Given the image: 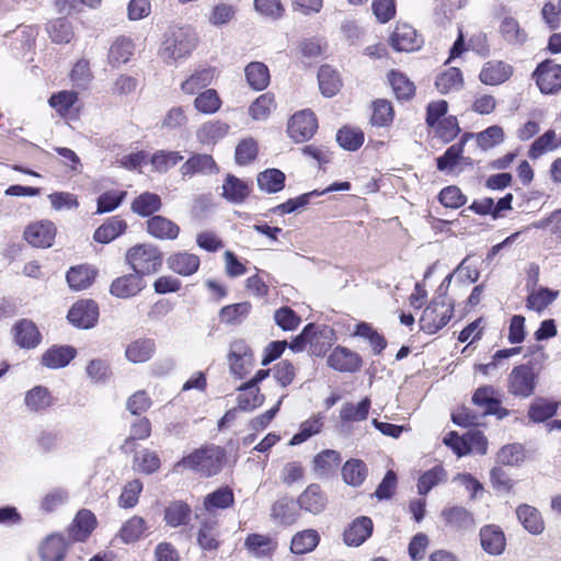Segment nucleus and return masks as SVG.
<instances>
[{
    "label": "nucleus",
    "mask_w": 561,
    "mask_h": 561,
    "mask_svg": "<svg viewBox=\"0 0 561 561\" xmlns=\"http://www.w3.org/2000/svg\"><path fill=\"white\" fill-rule=\"evenodd\" d=\"M197 41L196 33L190 26H171L162 36L158 54L167 65H175L191 56Z\"/></svg>",
    "instance_id": "f257e3e1"
},
{
    "label": "nucleus",
    "mask_w": 561,
    "mask_h": 561,
    "mask_svg": "<svg viewBox=\"0 0 561 561\" xmlns=\"http://www.w3.org/2000/svg\"><path fill=\"white\" fill-rule=\"evenodd\" d=\"M225 458L226 451L224 448L210 445L183 457L175 463L174 469L176 470L180 467H184L195 470L203 476L211 477L222 469Z\"/></svg>",
    "instance_id": "f03ea898"
},
{
    "label": "nucleus",
    "mask_w": 561,
    "mask_h": 561,
    "mask_svg": "<svg viewBox=\"0 0 561 561\" xmlns=\"http://www.w3.org/2000/svg\"><path fill=\"white\" fill-rule=\"evenodd\" d=\"M453 313V302L445 295H440L424 309L420 318V328L425 333L434 334L449 322Z\"/></svg>",
    "instance_id": "7ed1b4c3"
},
{
    "label": "nucleus",
    "mask_w": 561,
    "mask_h": 561,
    "mask_svg": "<svg viewBox=\"0 0 561 561\" xmlns=\"http://www.w3.org/2000/svg\"><path fill=\"white\" fill-rule=\"evenodd\" d=\"M126 262L140 277L157 273L162 265V254L151 244H137L126 253Z\"/></svg>",
    "instance_id": "20e7f679"
},
{
    "label": "nucleus",
    "mask_w": 561,
    "mask_h": 561,
    "mask_svg": "<svg viewBox=\"0 0 561 561\" xmlns=\"http://www.w3.org/2000/svg\"><path fill=\"white\" fill-rule=\"evenodd\" d=\"M538 369L535 365L523 364L512 369L507 379V391L517 398H529L538 382Z\"/></svg>",
    "instance_id": "39448f33"
},
{
    "label": "nucleus",
    "mask_w": 561,
    "mask_h": 561,
    "mask_svg": "<svg viewBox=\"0 0 561 561\" xmlns=\"http://www.w3.org/2000/svg\"><path fill=\"white\" fill-rule=\"evenodd\" d=\"M332 334L333 331L331 329L327 327L320 329L310 323L291 341L289 347L294 352H301L306 348L307 344H309L311 353L320 356L324 353V344L327 346L331 344Z\"/></svg>",
    "instance_id": "423d86ee"
},
{
    "label": "nucleus",
    "mask_w": 561,
    "mask_h": 561,
    "mask_svg": "<svg viewBox=\"0 0 561 561\" xmlns=\"http://www.w3.org/2000/svg\"><path fill=\"white\" fill-rule=\"evenodd\" d=\"M318 128L316 115L310 110H302L295 113L288 123V135L297 142L308 140Z\"/></svg>",
    "instance_id": "0eeeda50"
},
{
    "label": "nucleus",
    "mask_w": 561,
    "mask_h": 561,
    "mask_svg": "<svg viewBox=\"0 0 561 561\" xmlns=\"http://www.w3.org/2000/svg\"><path fill=\"white\" fill-rule=\"evenodd\" d=\"M540 91L551 94L561 89V65L551 61L541 62L534 72Z\"/></svg>",
    "instance_id": "6e6552de"
},
{
    "label": "nucleus",
    "mask_w": 561,
    "mask_h": 561,
    "mask_svg": "<svg viewBox=\"0 0 561 561\" xmlns=\"http://www.w3.org/2000/svg\"><path fill=\"white\" fill-rule=\"evenodd\" d=\"M328 365L341 373H356L363 366L362 357L347 347L336 346L329 355Z\"/></svg>",
    "instance_id": "1a4fd4ad"
},
{
    "label": "nucleus",
    "mask_w": 561,
    "mask_h": 561,
    "mask_svg": "<svg viewBox=\"0 0 561 561\" xmlns=\"http://www.w3.org/2000/svg\"><path fill=\"white\" fill-rule=\"evenodd\" d=\"M67 318L78 328L90 329L98 322V305L93 300H80L71 307Z\"/></svg>",
    "instance_id": "9d476101"
},
{
    "label": "nucleus",
    "mask_w": 561,
    "mask_h": 561,
    "mask_svg": "<svg viewBox=\"0 0 561 561\" xmlns=\"http://www.w3.org/2000/svg\"><path fill=\"white\" fill-rule=\"evenodd\" d=\"M56 237V226L49 220L30 225L24 231L25 240L37 248H49Z\"/></svg>",
    "instance_id": "9b49d317"
},
{
    "label": "nucleus",
    "mask_w": 561,
    "mask_h": 561,
    "mask_svg": "<svg viewBox=\"0 0 561 561\" xmlns=\"http://www.w3.org/2000/svg\"><path fill=\"white\" fill-rule=\"evenodd\" d=\"M513 75V67L501 60H491L483 65L479 78L482 83L496 85L505 82Z\"/></svg>",
    "instance_id": "f8f14e48"
},
{
    "label": "nucleus",
    "mask_w": 561,
    "mask_h": 561,
    "mask_svg": "<svg viewBox=\"0 0 561 561\" xmlns=\"http://www.w3.org/2000/svg\"><path fill=\"white\" fill-rule=\"evenodd\" d=\"M350 188L351 184L348 182L334 183L324 188L323 191L314 190L312 192L302 194L296 198H290L287 202L280 204L278 206V209L282 214H290L306 207L310 203V198L312 196H320L328 192L334 191H348Z\"/></svg>",
    "instance_id": "ddd939ff"
},
{
    "label": "nucleus",
    "mask_w": 561,
    "mask_h": 561,
    "mask_svg": "<svg viewBox=\"0 0 561 561\" xmlns=\"http://www.w3.org/2000/svg\"><path fill=\"white\" fill-rule=\"evenodd\" d=\"M442 518L447 526L457 531L470 530L476 526L472 513L462 506L445 507L442 511Z\"/></svg>",
    "instance_id": "4468645a"
},
{
    "label": "nucleus",
    "mask_w": 561,
    "mask_h": 561,
    "mask_svg": "<svg viewBox=\"0 0 561 561\" xmlns=\"http://www.w3.org/2000/svg\"><path fill=\"white\" fill-rule=\"evenodd\" d=\"M145 288L142 277L138 274H128L114 279L111 284L110 291L117 298H129L136 296Z\"/></svg>",
    "instance_id": "2eb2a0df"
},
{
    "label": "nucleus",
    "mask_w": 561,
    "mask_h": 561,
    "mask_svg": "<svg viewBox=\"0 0 561 561\" xmlns=\"http://www.w3.org/2000/svg\"><path fill=\"white\" fill-rule=\"evenodd\" d=\"M14 341L23 348H34L42 340V335L34 322L27 319L20 320L13 327Z\"/></svg>",
    "instance_id": "dca6fc26"
},
{
    "label": "nucleus",
    "mask_w": 561,
    "mask_h": 561,
    "mask_svg": "<svg viewBox=\"0 0 561 561\" xmlns=\"http://www.w3.org/2000/svg\"><path fill=\"white\" fill-rule=\"evenodd\" d=\"M390 41L398 51H412L421 46L416 31L409 24L397 25Z\"/></svg>",
    "instance_id": "f3484780"
},
{
    "label": "nucleus",
    "mask_w": 561,
    "mask_h": 561,
    "mask_svg": "<svg viewBox=\"0 0 561 561\" xmlns=\"http://www.w3.org/2000/svg\"><path fill=\"white\" fill-rule=\"evenodd\" d=\"M373 533V520L369 517H357L344 531V541L347 546L358 547L364 543Z\"/></svg>",
    "instance_id": "a211bd4d"
},
{
    "label": "nucleus",
    "mask_w": 561,
    "mask_h": 561,
    "mask_svg": "<svg viewBox=\"0 0 561 561\" xmlns=\"http://www.w3.org/2000/svg\"><path fill=\"white\" fill-rule=\"evenodd\" d=\"M95 525L96 519L93 513L88 510H81L77 513L69 527V536L75 541H83L93 531Z\"/></svg>",
    "instance_id": "6ab92c4d"
},
{
    "label": "nucleus",
    "mask_w": 561,
    "mask_h": 561,
    "mask_svg": "<svg viewBox=\"0 0 561 561\" xmlns=\"http://www.w3.org/2000/svg\"><path fill=\"white\" fill-rule=\"evenodd\" d=\"M168 267L182 276H190L197 272L199 257L193 253L178 252L167 260Z\"/></svg>",
    "instance_id": "aec40b11"
},
{
    "label": "nucleus",
    "mask_w": 561,
    "mask_h": 561,
    "mask_svg": "<svg viewBox=\"0 0 561 561\" xmlns=\"http://www.w3.org/2000/svg\"><path fill=\"white\" fill-rule=\"evenodd\" d=\"M219 525L214 518H206L201 523L197 531V545L203 550H217L220 546Z\"/></svg>",
    "instance_id": "412c9836"
},
{
    "label": "nucleus",
    "mask_w": 561,
    "mask_h": 561,
    "mask_svg": "<svg viewBox=\"0 0 561 561\" xmlns=\"http://www.w3.org/2000/svg\"><path fill=\"white\" fill-rule=\"evenodd\" d=\"M300 508L312 514H319L327 505V497L320 485L310 484L298 497Z\"/></svg>",
    "instance_id": "4be33fe9"
},
{
    "label": "nucleus",
    "mask_w": 561,
    "mask_h": 561,
    "mask_svg": "<svg viewBox=\"0 0 561 561\" xmlns=\"http://www.w3.org/2000/svg\"><path fill=\"white\" fill-rule=\"evenodd\" d=\"M68 548V542L61 535L48 536L39 547V556L43 561H62Z\"/></svg>",
    "instance_id": "5701e85b"
},
{
    "label": "nucleus",
    "mask_w": 561,
    "mask_h": 561,
    "mask_svg": "<svg viewBox=\"0 0 561 561\" xmlns=\"http://www.w3.org/2000/svg\"><path fill=\"white\" fill-rule=\"evenodd\" d=\"M191 516L192 508L183 501H173L164 507L163 519L172 528L187 525Z\"/></svg>",
    "instance_id": "b1692460"
},
{
    "label": "nucleus",
    "mask_w": 561,
    "mask_h": 561,
    "mask_svg": "<svg viewBox=\"0 0 561 561\" xmlns=\"http://www.w3.org/2000/svg\"><path fill=\"white\" fill-rule=\"evenodd\" d=\"M76 348L71 346H53L42 356V364L51 369L67 366L76 356Z\"/></svg>",
    "instance_id": "393cba45"
},
{
    "label": "nucleus",
    "mask_w": 561,
    "mask_h": 561,
    "mask_svg": "<svg viewBox=\"0 0 561 561\" xmlns=\"http://www.w3.org/2000/svg\"><path fill=\"white\" fill-rule=\"evenodd\" d=\"M148 232L161 240L176 239L180 228L176 224L162 216H153L147 221Z\"/></svg>",
    "instance_id": "a878e982"
},
{
    "label": "nucleus",
    "mask_w": 561,
    "mask_h": 561,
    "mask_svg": "<svg viewBox=\"0 0 561 561\" xmlns=\"http://www.w3.org/2000/svg\"><path fill=\"white\" fill-rule=\"evenodd\" d=\"M135 51L134 42L125 36L117 37L110 47L108 62L113 67L126 64Z\"/></svg>",
    "instance_id": "bb28decb"
},
{
    "label": "nucleus",
    "mask_w": 561,
    "mask_h": 561,
    "mask_svg": "<svg viewBox=\"0 0 561 561\" xmlns=\"http://www.w3.org/2000/svg\"><path fill=\"white\" fill-rule=\"evenodd\" d=\"M126 229V221L118 216H114L107 219L94 231L93 238L96 242L108 243L122 236Z\"/></svg>",
    "instance_id": "cd10ccee"
},
{
    "label": "nucleus",
    "mask_w": 561,
    "mask_h": 561,
    "mask_svg": "<svg viewBox=\"0 0 561 561\" xmlns=\"http://www.w3.org/2000/svg\"><path fill=\"white\" fill-rule=\"evenodd\" d=\"M251 187L248 181L241 178H226L222 184V197L233 204L242 203L250 194Z\"/></svg>",
    "instance_id": "c85d7f7f"
},
{
    "label": "nucleus",
    "mask_w": 561,
    "mask_h": 561,
    "mask_svg": "<svg viewBox=\"0 0 561 561\" xmlns=\"http://www.w3.org/2000/svg\"><path fill=\"white\" fill-rule=\"evenodd\" d=\"M480 541L482 548L490 554H501L505 547V537L503 531L495 526H485L480 530Z\"/></svg>",
    "instance_id": "c756f323"
},
{
    "label": "nucleus",
    "mask_w": 561,
    "mask_h": 561,
    "mask_svg": "<svg viewBox=\"0 0 561 561\" xmlns=\"http://www.w3.org/2000/svg\"><path fill=\"white\" fill-rule=\"evenodd\" d=\"M313 471L318 477H328L333 473L341 463L340 453L325 449L313 458Z\"/></svg>",
    "instance_id": "7c9ffc66"
},
{
    "label": "nucleus",
    "mask_w": 561,
    "mask_h": 561,
    "mask_svg": "<svg viewBox=\"0 0 561 561\" xmlns=\"http://www.w3.org/2000/svg\"><path fill=\"white\" fill-rule=\"evenodd\" d=\"M96 271L89 265L71 267L66 275L67 282L73 290L87 289L93 283Z\"/></svg>",
    "instance_id": "2f4dec72"
},
{
    "label": "nucleus",
    "mask_w": 561,
    "mask_h": 561,
    "mask_svg": "<svg viewBox=\"0 0 561 561\" xmlns=\"http://www.w3.org/2000/svg\"><path fill=\"white\" fill-rule=\"evenodd\" d=\"M496 394L497 392L492 386H483L476 390L472 402L480 407L484 414H495L500 411L501 404Z\"/></svg>",
    "instance_id": "473e14b6"
},
{
    "label": "nucleus",
    "mask_w": 561,
    "mask_h": 561,
    "mask_svg": "<svg viewBox=\"0 0 561 561\" xmlns=\"http://www.w3.org/2000/svg\"><path fill=\"white\" fill-rule=\"evenodd\" d=\"M500 33L503 39L513 46H522L527 41V33L520 27L518 21L512 16H506L501 21Z\"/></svg>",
    "instance_id": "72a5a7b5"
},
{
    "label": "nucleus",
    "mask_w": 561,
    "mask_h": 561,
    "mask_svg": "<svg viewBox=\"0 0 561 561\" xmlns=\"http://www.w3.org/2000/svg\"><path fill=\"white\" fill-rule=\"evenodd\" d=\"M318 81L319 89L325 98H332L342 87L339 73L329 65L320 67L318 71Z\"/></svg>",
    "instance_id": "f704fd0d"
},
{
    "label": "nucleus",
    "mask_w": 561,
    "mask_h": 561,
    "mask_svg": "<svg viewBox=\"0 0 561 561\" xmlns=\"http://www.w3.org/2000/svg\"><path fill=\"white\" fill-rule=\"evenodd\" d=\"M182 175L188 174H213L217 171L216 163L211 156L195 154L188 159L181 168Z\"/></svg>",
    "instance_id": "c9c22d12"
},
{
    "label": "nucleus",
    "mask_w": 561,
    "mask_h": 561,
    "mask_svg": "<svg viewBox=\"0 0 561 561\" xmlns=\"http://www.w3.org/2000/svg\"><path fill=\"white\" fill-rule=\"evenodd\" d=\"M517 517L523 526L534 535H539L543 531V520L540 513L535 507L524 504L516 510Z\"/></svg>",
    "instance_id": "e433bc0d"
},
{
    "label": "nucleus",
    "mask_w": 561,
    "mask_h": 561,
    "mask_svg": "<svg viewBox=\"0 0 561 561\" xmlns=\"http://www.w3.org/2000/svg\"><path fill=\"white\" fill-rule=\"evenodd\" d=\"M251 309L248 301L225 306L219 311V320L228 325L240 324L248 318Z\"/></svg>",
    "instance_id": "4c0bfd02"
},
{
    "label": "nucleus",
    "mask_w": 561,
    "mask_h": 561,
    "mask_svg": "<svg viewBox=\"0 0 561 561\" xmlns=\"http://www.w3.org/2000/svg\"><path fill=\"white\" fill-rule=\"evenodd\" d=\"M244 73L249 85L253 90H264L270 83V71L263 62H250L245 67Z\"/></svg>",
    "instance_id": "58836bf2"
},
{
    "label": "nucleus",
    "mask_w": 561,
    "mask_h": 561,
    "mask_svg": "<svg viewBox=\"0 0 561 561\" xmlns=\"http://www.w3.org/2000/svg\"><path fill=\"white\" fill-rule=\"evenodd\" d=\"M229 125L221 121H208L197 130V138L203 144H216L229 131Z\"/></svg>",
    "instance_id": "ea45409f"
},
{
    "label": "nucleus",
    "mask_w": 561,
    "mask_h": 561,
    "mask_svg": "<svg viewBox=\"0 0 561 561\" xmlns=\"http://www.w3.org/2000/svg\"><path fill=\"white\" fill-rule=\"evenodd\" d=\"M233 503V491L229 486H221L206 495L203 505L207 512H213L214 510L228 508L232 506Z\"/></svg>",
    "instance_id": "a19ab883"
},
{
    "label": "nucleus",
    "mask_w": 561,
    "mask_h": 561,
    "mask_svg": "<svg viewBox=\"0 0 561 561\" xmlns=\"http://www.w3.org/2000/svg\"><path fill=\"white\" fill-rule=\"evenodd\" d=\"M388 79L398 100L405 101L414 96L415 85L404 73L391 70Z\"/></svg>",
    "instance_id": "79ce46f5"
},
{
    "label": "nucleus",
    "mask_w": 561,
    "mask_h": 561,
    "mask_svg": "<svg viewBox=\"0 0 561 561\" xmlns=\"http://www.w3.org/2000/svg\"><path fill=\"white\" fill-rule=\"evenodd\" d=\"M371 401L365 397L360 402L354 404L345 402L340 410V419L342 422H360L367 419L370 410Z\"/></svg>",
    "instance_id": "37998d69"
},
{
    "label": "nucleus",
    "mask_w": 561,
    "mask_h": 561,
    "mask_svg": "<svg viewBox=\"0 0 561 561\" xmlns=\"http://www.w3.org/2000/svg\"><path fill=\"white\" fill-rule=\"evenodd\" d=\"M214 76L215 69L213 68L198 69L181 84V90L184 93L194 94L198 90L208 87L211 83Z\"/></svg>",
    "instance_id": "c03bdc74"
},
{
    "label": "nucleus",
    "mask_w": 561,
    "mask_h": 561,
    "mask_svg": "<svg viewBox=\"0 0 561 561\" xmlns=\"http://www.w3.org/2000/svg\"><path fill=\"white\" fill-rule=\"evenodd\" d=\"M147 529L146 520L135 515L123 524L118 536L123 542L133 543L138 541Z\"/></svg>",
    "instance_id": "a18cd8bd"
},
{
    "label": "nucleus",
    "mask_w": 561,
    "mask_h": 561,
    "mask_svg": "<svg viewBox=\"0 0 561 561\" xmlns=\"http://www.w3.org/2000/svg\"><path fill=\"white\" fill-rule=\"evenodd\" d=\"M161 466L159 455L150 449H144L134 457L133 469L137 472L151 474Z\"/></svg>",
    "instance_id": "49530a36"
},
{
    "label": "nucleus",
    "mask_w": 561,
    "mask_h": 561,
    "mask_svg": "<svg viewBox=\"0 0 561 561\" xmlns=\"http://www.w3.org/2000/svg\"><path fill=\"white\" fill-rule=\"evenodd\" d=\"M319 540V534L313 529L297 533L291 539L290 550L295 554L308 553L318 546Z\"/></svg>",
    "instance_id": "de8ad7c7"
},
{
    "label": "nucleus",
    "mask_w": 561,
    "mask_h": 561,
    "mask_svg": "<svg viewBox=\"0 0 561 561\" xmlns=\"http://www.w3.org/2000/svg\"><path fill=\"white\" fill-rule=\"evenodd\" d=\"M342 477L345 483L358 486L367 477L366 465L358 459L347 460L342 467Z\"/></svg>",
    "instance_id": "09e8293b"
},
{
    "label": "nucleus",
    "mask_w": 561,
    "mask_h": 561,
    "mask_svg": "<svg viewBox=\"0 0 561 561\" xmlns=\"http://www.w3.org/2000/svg\"><path fill=\"white\" fill-rule=\"evenodd\" d=\"M46 30L51 41L57 44H67L73 37L72 25L64 18L50 21Z\"/></svg>",
    "instance_id": "8fccbe9b"
},
{
    "label": "nucleus",
    "mask_w": 561,
    "mask_h": 561,
    "mask_svg": "<svg viewBox=\"0 0 561 561\" xmlns=\"http://www.w3.org/2000/svg\"><path fill=\"white\" fill-rule=\"evenodd\" d=\"M527 458V451L520 444H508L497 453V461L504 466H519Z\"/></svg>",
    "instance_id": "3c124183"
},
{
    "label": "nucleus",
    "mask_w": 561,
    "mask_h": 561,
    "mask_svg": "<svg viewBox=\"0 0 561 561\" xmlns=\"http://www.w3.org/2000/svg\"><path fill=\"white\" fill-rule=\"evenodd\" d=\"M154 352V342L149 339L137 340L126 348V357L133 363L147 362Z\"/></svg>",
    "instance_id": "603ef678"
},
{
    "label": "nucleus",
    "mask_w": 561,
    "mask_h": 561,
    "mask_svg": "<svg viewBox=\"0 0 561 561\" xmlns=\"http://www.w3.org/2000/svg\"><path fill=\"white\" fill-rule=\"evenodd\" d=\"M557 409L558 405L556 402L539 398L531 402L528 410V417L535 423L545 422L557 413Z\"/></svg>",
    "instance_id": "864d4df0"
},
{
    "label": "nucleus",
    "mask_w": 561,
    "mask_h": 561,
    "mask_svg": "<svg viewBox=\"0 0 561 561\" xmlns=\"http://www.w3.org/2000/svg\"><path fill=\"white\" fill-rule=\"evenodd\" d=\"M182 160L183 157L176 151L160 150L150 158L149 163L152 167L151 172L167 173Z\"/></svg>",
    "instance_id": "5fc2aeb1"
},
{
    "label": "nucleus",
    "mask_w": 561,
    "mask_h": 561,
    "mask_svg": "<svg viewBox=\"0 0 561 561\" xmlns=\"http://www.w3.org/2000/svg\"><path fill=\"white\" fill-rule=\"evenodd\" d=\"M24 401L31 411L38 412L50 407L51 396L45 387L36 386L26 392Z\"/></svg>",
    "instance_id": "6e6d98bb"
},
{
    "label": "nucleus",
    "mask_w": 561,
    "mask_h": 561,
    "mask_svg": "<svg viewBox=\"0 0 561 561\" xmlns=\"http://www.w3.org/2000/svg\"><path fill=\"white\" fill-rule=\"evenodd\" d=\"M238 389L241 391L238 397V409L242 411H252L263 403L264 397L263 394H260V390L255 386L249 387L245 382Z\"/></svg>",
    "instance_id": "4d7b16f0"
},
{
    "label": "nucleus",
    "mask_w": 561,
    "mask_h": 561,
    "mask_svg": "<svg viewBox=\"0 0 561 561\" xmlns=\"http://www.w3.org/2000/svg\"><path fill=\"white\" fill-rule=\"evenodd\" d=\"M195 108L203 114H215L221 107V99L214 89H207L194 100Z\"/></svg>",
    "instance_id": "13d9d810"
},
{
    "label": "nucleus",
    "mask_w": 561,
    "mask_h": 561,
    "mask_svg": "<svg viewBox=\"0 0 561 561\" xmlns=\"http://www.w3.org/2000/svg\"><path fill=\"white\" fill-rule=\"evenodd\" d=\"M336 141L342 148L355 151L364 142V133L359 128L345 126L336 133Z\"/></svg>",
    "instance_id": "bf43d9fd"
},
{
    "label": "nucleus",
    "mask_w": 561,
    "mask_h": 561,
    "mask_svg": "<svg viewBox=\"0 0 561 561\" xmlns=\"http://www.w3.org/2000/svg\"><path fill=\"white\" fill-rule=\"evenodd\" d=\"M247 549L255 557L270 556L276 545L266 536L252 534L249 535L244 542Z\"/></svg>",
    "instance_id": "052dcab7"
},
{
    "label": "nucleus",
    "mask_w": 561,
    "mask_h": 561,
    "mask_svg": "<svg viewBox=\"0 0 561 561\" xmlns=\"http://www.w3.org/2000/svg\"><path fill=\"white\" fill-rule=\"evenodd\" d=\"M69 500L67 489L58 486L49 490L41 500V510L45 513H51L66 504Z\"/></svg>",
    "instance_id": "680f3d73"
},
{
    "label": "nucleus",
    "mask_w": 561,
    "mask_h": 561,
    "mask_svg": "<svg viewBox=\"0 0 561 561\" xmlns=\"http://www.w3.org/2000/svg\"><path fill=\"white\" fill-rule=\"evenodd\" d=\"M447 479L446 471L443 467L436 466L424 472L417 483L419 493L422 495L427 494L434 486L444 482Z\"/></svg>",
    "instance_id": "e2e57ef3"
},
{
    "label": "nucleus",
    "mask_w": 561,
    "mask_h": 561,
    "mask_svg": "<svg viewBox=\"0 0 561 561\" xmlns=\"http://www.w3.org/2000/svg\"><path fill=\"white\" fill-rule=\"evenodd\" d=\"M161 207L159 195L153 193H144L139 195L131 204L134 213L140 216H149Z\"/></svg>",
    "instance_id": "0e129e2a"
},
{
    "label": "nucleus",
    "mask_w": 561,
    "mask_h": 561,
    "mask_svg": "<svg viewBox=\"0 0 561 561\" xmlns=\"http://www.w3.org/2000/svg\"><path fill=\"white\" fill-rule=\"evenodd\" d=\"M557 134L554 130H547L543 135L538 137L530 146L528 154L530 158L536 159L549 151L557 149Z\"/></svg>",
    "instance_id": "69168bd1"
},
{
    "label": "nucleus",
    "mask_w": 561,
    "mask_h": 561,
    "mask_svg": "<svg viewBox=\"0 0 561 561\" xmlns=\"http://www.w3.org/2000/svg\"><path fill=\"white\" fill-rule=\"evenodd\" d=\"M126 191L112 190L98 197L95 214H105L115 210L125 199Z\"/></svg>",
    "instance_id": "338daca9"
},
{
    "label": "nucleus",
    "mask_w": 561,
    "mask_h": 561,
    "mask_svg": "<svg viewBox=\"0 0 561 561\" xmlns=\"http://www.w3.org/2000/svg\"><path fill=\"white\" fill-rule=\"evenodd\" d=\"M462 84V75L458 68H449L436 78L435 85L440 93L457 90Z\"/></svg>",
    "instance_id": "774afa93"
}]
</instances>
